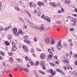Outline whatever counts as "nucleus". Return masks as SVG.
I'll list each match as a JSON object with an SVG mask.
<instances>
[{
	"label": "nucleus",
	"instance_id": "1",
	"mask_svg": "<svg viewBox=\"0 0 77 77\" xmlns=\"http://www.w3.org/2000/svg\"><path fill=\"white\" fill-rule=\"evenodd\" d=\"M44 16V15H42V16H41V18L44 19V20L45 21H47L48 22V23H50V18H49L47 17H45Z\"/></svg>",
	"mask_w": 77,
	"mask_h": 77
},
{
	"label": "nucleus",
	"instance_id": "2",
	"mask_svg": "<svg viewBox=\"0 0 77 77\" xmlns=\"http://www.w3.org/2000/svg\"><path fill=\"white\" fill-rule=\"evenodd\" d=\"M57 48L58 50H60L62 48V45L61 44V41H59L57 44Z\"/></svg>",
	"mask_w": 77,
	"mask_h": 77
},
{
	"label": "nucleus",
	"instance_id": "3",
	"mask_svg": "<svg viewBox=\"0 0 77 77\" xmlns=\"http://www.w3.org/2000/svg\"><path fill=\"white\" fill-rule=\"evenodd\" d=\"M49 71H50V73L51 74V76H54V75L56 73V71H53V69H51L49 70Z\"/></svg>",
	"mask_w": 77,
	"mask_h": 77
},
{
	"label": "nucleus",
	"instance_id": "4",
	"mask_svg": "<svg viewBox=\"0 0 77 77\" xmlns=\"http://www.w3.org/2000/svg\"><path fill=\"white\" fill-rule=\"evenodd\" d=\"M45 43L46 44H48L50 43V39L48 37H46L45 39Z\"/></svg>",
	"mask_w": 77,
	"mask_h": 77
},
{
	"label": "nucleus",
	"instance_id": "5",
	"mask_svg": "<svg viewBox=\"0 0 77 77\" xmlns=\"http://www.w3.org/2000/svg\"><path fill=\"white\" fill-rule=\"evenodd\" d=\"M40 65L42 66L43 69H45V62L43 61H41L40 62Z\"/></svg>",
	"mask_w": 77,
	"mask_h": 77
},
{
	"label": "nucleus",
	"instance_id": "6",
	"mask_svg": "<svg viewBox=\"0 0 77 77\" xmlns=\"http://www.w3.org/2000/svg\"><path fill=\"white\" fill-rule=\"evenodd\" d=\"M19 69L20 71H26V73H27L29 71L27 69V68H25L24 69V68L20 67Z\"/></svg>",
	"mask_w": 77,
	"mask_h": 77
},
{
	"label": "nucleus",
	"instance_id": "7",
	"mask_svg": "<svg viewBox=\"0 0 77 77\" xmlns=\"http://www.w3.org/2000/svg\"><path fill=\"white\" fill-rule=\"evenodd\" d=\"M53 54L51 53L50 55L48 56V57L47 60H51V59H52V57H53Z\"/></svg>",
	"mask_w": 77,
	"mask_h": 77
},
{
	"label": "nucleus",
	"instance_id": "8",
	"mask_svg": "<svg viewBox=\"0 0 77 77\" xmlns=\"http://www.w3.org/2000/svg\"><path fill=\"white\" fill-rule=\"evenodd\" d=\"M40 57L41 59H44L45 57V53H42L40 56Z\"/></svg>",
	"mask_w": 77,
	"mask_h": 77
},
{
	"label": "nucleus",
	"instance_id": "9",
	"mask_svg": "<svg viewBox=\"0 0 77 77\" xmlns=\"http://www.w3.org/2000/svg\"><path fill=\"white\" fill-rule=\"evenodd\" d=\"M55 42H56V41L54 40V39L53 38H51L50 43L51 45H54L55 43Z\"/></svg>",
	"mask_w": 77,
	"mask_h": 77
},
{
	"label": "nucleus",
	"instance_id": "10",
	"mask_svg": "<svg viewBox=\"0 0 77 77\" xmlns=\"http://www.w3.org/2000/svg\"><path fill=\"white\" fill-rule=\"evenodd\" d=\"M29 6L31 8H32L33 6H34V7L35 6V4H34V5L33 4V2H29Z\"/></svg>",
	"mask_w": 77,
	"mask_h": 77
},
{
	"label": "nucleus",
	"instance_id": "11",
	"mask_svg": "<svg viewBox=\"0 0 77 77\" xmlns=\"http://www.w3.org/2000/svg\"><path fill=\"white\" fill-rule=\"evenodd\" d=\"M24 42L25 43H26V44H30L31 43L30 41H29L27 40H24Z\"/></svg>",
	"mask_w": 77,
	"mask_h": 77
},
{
	"label": "nucleus",
	"instance_id": "12",
	"mask_svg": "<svg viewBox=\"0 0 77 77\" xmlns=\"http://www.w3.org/2000/svg\"><path fill=\"white\" fill-rule=\"evenodd\" d=\"M17 47L16 46L12 47V48L11 49V51H15L17 50Z\"/></svg>",
	"mask_w": 77,
	"mask_h": 77
},
{
	"label": "nucleus",
	"instance_id": "13",
	"mask_svg": "<svg viewBox=\"0 0 77 77\" xmlns=\"http://www.w3.org/2000/svg\"><path fill=\"white\" fill-rule=\"evenodd\" d=\"M5 44L7 46H9L10 45V43L9 42L7 41H6L5 42Z\"/></svg>",
	"mask_w": 77,
	"mask_h": 77
},
{
	"label": "nucleus",
	"instance_id": "14",
	"mask_svg": "<svg viewBox=\"0 0 77 77\" xmlns=\"http://www.w3.org/2000/svg\"><path fill=\"white\" fill-rule=\"evenodd\" d=\"M63 61L65 63H69V61L68 60H63Z\"/></svg>",
	"mask_w": 77,
	"mask_h": 77
},
{
	"label": "nucleus",
	"instance_id": "15",
	"mask_svg": "<svg viewBox=\"0 0 77 77\" xmlns=\"http://www.w3.org/2000/svg\"><path fill=\"white\" fill-rule=\"evenodd\" d=\"M9 61H10L11 63H12L14 62V59L12 57H10L9 59Z\"/></svg>",
	"mask_w": 77,
	"mask_h": 77
},
{
	"label": "nucleus",
	"instance_id": "16",
	"mask_svg": "<svg viewBox=\"0 0 77 77\" xmlns=\"http://www.w3.org/2000/svg\"><path fill=\"white\" fill-rule=\"evenodd\" d=\"M71 21H72L73 22H77V19L73 18V17H72L71 18Z\"/></svg>",
	"mask_w": 77,
	"mask_h": 77
},
{
	"label": "nucleus",
	"instance_id": "17",
	"mask_svg": "<svg viewBox=\"0 0 77 77\" xmlns=\"http://www.w3.org/2000/svg\"><path fill=\"white\" fill-rule=\"evenodd\" d=\"M7 37L9 39V40H11V38H12V35H10V34H8V35Z\"/></svg>",
	"mask_w": 77,
	"mask_h": 77
},
{
	"label": "nucleus",
	"instance_id": "18",
	"mask_svg": "<svg viewBox=\"0 0 77 77\" xmlns=\"http://www.w3.org/2000/svg\"><path fill=\"white\" fill-rule=\"evenodd\" d=\"M2 55V56H5V53L3 52L2 51H0V55Z\"/></svg>",
	"mask_w": 77,
	"mask_h": 77
},
{
	"label": "nucleus",
	"instance_id": "19",
	"mask_svg": "<svg viewBox=\"0 0 77 77\" xmlns=\"http://www.w3.org/2000/svg\"><path fill=\"white\" fill-rule=\"evenodd\" d=\"M23 33V32L22 30H19L18 32V33H17V35H18L19 34H21V33Z\"/></svg>",
	"mask_w": 77,
	"mask_h": 77
},
{
	"label": "nucleus",
	"instance_id": "20",
	"mask_svg": "<svg viewBox=\"0 0 77 77\" xmlns=\"http://www.w3.org/2000/svg\"><path fill=\"white\" fill-rule=\"evenodd\" d=\"M38 72L42 74H44L45 73V72L42 70H39L38 71Z\"/></svg>",
	"mask_w": 77,
	"mask_h": 77
},
{
	"label": "nucleus",
	"instance_id": "21",
	"mask_svg": "<svg viewBox=\"0 0 77 77\" xmlns=\"http://www.w3.org/2000/svg\"><path fill=\"white\" fill-rule=\"evenodd\" d=\"M15 8L16 10H17V11H20V8H18L17 6H16L15 7Z\"/></svg>",
	"mask_w": 77,
	"mask_h": 77
},
{
	"label": "nucleus",
	"instance_id": "22",
	"mask_svg": "<svg viewBox=\"0 0 77 77\" xmlns=\"http://www.w3.org/2000/svg\"><path fill=\"white\" fill-rule=\"evenodd\" d=\"M29 63H30V65L31 66H33L34 65V63L32 62V61L31 60H30V61L29 62Z\"/></svg>",
	"mask_w": 77,
	"mask_h": 77
},
{
	"label": "nucleus",
	"instance_id": "23",
	"mask_svg": "<svg viewBox=\"0 0 77 77\" xmlns=\"http://www.w3.org/2000/svg\"><path fill=\"white\" fill-rule=\"evenodd\" d=\"M25 59L26 60H29V62L30 61V60H31V59H29V57L27 56H26L25 57Z\"/></svg>",
	"mask_w": 77,
	"mask_h": 77
},
{
	"label": "nucleus",
	"instance_id": "24",
	"mask_svg": "<svg viewBox=\"0 0 77 77\" xmlns=\"http://www.w3.org/2000/svg\"><path fill=\"white\" fill-rule=\"evenodd\" d=\"M24 39H25L24 40H27L28 39L29 37L27 35H25L23 37Z\"/></svg>",
	"mask_w": 77,
	"mask_h": 77
},
{
	"label": "nucleus",
	"instance_id": "25",
	"mask_svg": "<svg viewBox=\"0 0 77 77\" xmlns=\"http://www.w3.org/2000/svg\"><path fill=\"white\" fill-rule=\"evenodd\" d=\"M39 64V61H36L35 62V66H37V65H38Z\"/></svg>",
	"mask_w": 77,
	"mask_h": 77
},
{
	"label": "nucleus",
	"instance_id": "26",
	"mask_svg": "<svg viewBox=\"0 0 77 77\" xmlns=\"http://www.w3.org/2000/svg\"><path fill=\"white\" fill-rule=\"evenodd\" d=\"M39 29L40 30H44V26H40L39 27Z\"/></svg>",
	"mask_w": 77,
	"mask_h": 77
},
{
	"label": "nucleus",
	"instance_id": "27",
	"mask_svg": "<svg viewBox=\"0 0 77 77\" xmlns=\"http://www.w3.org/2000/svg\"><path fill=\"white\" fill-rule=\"evenodd\" d=\"M22 48L23 49L25 50V49H26L27 48V46L25 45H23L22 46Z\"/></svg>",
	"mask_w": 77,
	"mask_h": 77
},
{
	"label": "nucleus",
	"instance_id": "28",
	"mask_svg": "<svg viewBox=\"0 0 77 77\" xmlns=\"http://www.w3.org/2000/svg\"><path fill=\"white\" fill-rule=\"evenodd\" d=\"M50 65L51 66H55V64L53 63H51Z\"/></svg>",
	"mask_w": 77,
	"mask_h": 77
},
{
	"label": "nucleus",
	"instance_id": "29",
	"mask_svg": "<svg viewBox=\"0 0 77 77\" xmlns=\"http://www.w3.org/2000/svg\"><path fill=\"white\" fill-rule=\"evenodd\" d=\"M48 51L49 53H50V54H51V53H51V50L50 49L48 48Z\"/></svg>",
	"mask_w": 77,
	"mask_h": 77
},
{
	"label": "nucleus",
	"instance_id": "30",
	"mask_svg": "<svg viewBox=\"0 0 77 77\" xmlns=\"http://www.w3.org/2000/svg\"><path fill=\"white\" fill-rule=\"evenodd\" d=\"M24 51L26 53H27V52H29V50H28V49L26 48V49H24Z\"/></svg>",
	"mask_w": 77,
	"mask_h": 77
},
{
	"label": "nucleus",
	"instance_id": "31",
	"mask_svg": "<svg viewBox=\"0 0 77 77\" xmlns=\"http://www.w3.org/2000/svg\"><path fill=\"white\" fill-rule=\"evenodd\" d=\"M12 44L13 45V47H16L15 46V43L14 42H12Z\"/></svg>",
	"mask_w": 77,
	"mask_h": 77
},
{
	"label": "nucleus",
	"instance_id": "32",
	"mask_svg": "<svg viewBox=\"0 0 77 77\" xmlns=\"http://www.w3.org/2000/svg\"><path fill=\"white\" fill-rule=\"evenodd\" d=\"M56 70L57 71H58V72H60V71L62 70H60V69H57V68L56 69Z\"/></svg>",
	"mask_w": 77,
	"mask_h": 77
},
{
	"label": "nucleus",
	"instance_id": "33",
	"mask_svg": "<svg viewBox=\"0 0 77 77\" xmlns=\"http://www.w3.org/2000/svg\"><path fill=\"white\" fill-rule=\"evenodd\" d=\"M38 4V5L40 7H41V2H37Z\"/></svg>",
	"mask_w": 77,
	"mask_h": 77
},
{
	"label": "nucleus",
	"instance_id": "34",
	"mask_svg": "<svg viewBox=\"0 0 77 77\" xmlns=\"http://www.w3.org/2000/svg\"><path fill=\"white\" fill-rule=\"evenodd\" d=\"M63 45H64V48H67V44H66L65 43H63Z\"/></svg>",
	"mask_w": 77,
	"mask_h": 77
},
{
	"label": "nucleus",
	"instance_id": "35",
	"mask_svg": "<svg viewBox=\"0 0 77 77\" xmlns=\"http://www.w3.org/2000/svg\"><path fill=\"white\" fill-rule=\"evenodd\" d=\"M41 6H45V5H44V3L43 2H41Z\"/></svg>",
	"mask_w": 77,
	"mask_h": 77
},
{
	"label": "nucleus",
	"instance_id": "36",
	"mask_svg": "<svg viewBox=\"0 0 77 77\" xmlns=\"http://www.w3.org/2000/svg\"><path fill=\"white\" fill-rule=\"evenodd\" d=\"M73 57H75V58H77V54H75L73 55Z\"/></svg>",
	"mask_w": 77,
	"mask_h": 77
},
{
	"label": "nucleus",
	"instance_id": "37",
	"mask_svg": "<svg viewBox=\"0 0 77 77\" xmlns=\"http://www.w3.org/2000/svg\"><path fill=\"white\" fill-rule=\"evenodd\" d=\"M13 31L14 32H15V33H17V29H13Z\"/></svg>",
	"mask_w": 77,
	"mask_h": 77
},
{
	"label": "nucleus",
	"instance_id": "38",
	"mask_svg": "<svg viewBox=\"0 0 77 77\" xmlns=\"http://www.w3.org/2000/svg\"><path fill=\"white\" fill-rule=\"evenodd\" d=\"M8 55L9 56H11L13 55V54H12V52H11V53L8 54Z\"/></svg>",
	"mask_w": 77,
	"mask_h": 77
},
{
	"label": "nucleus",
	"instance_id": "39",
	"mask_svg": "<svg viewBox=\"0 0 77 77\" xmlns=\"http://www.w3.org/2000/svg\"><path fill=\"white\" fill-rule=\"evenodd\" d=\"M34 51V49L32 48L31 49L30 52L31 53H33V52Z\"/></svg>",
	"mask_w": 77,
	"mask_h": 77
},
{
	"label": "nucleus",
	"instance_id": "40",
	"mask_svg": "<svg viewBox=\"0 0 77 77\" xmlns=\"http://www.w3.org/2000/svg\"><path fill=\"white\" fill-rule=\"evenodd\" d=\"M60 73L62 74L63 75H65V73H64L63 72V71H62V70L60 71Z\"/></svg>",
	"mask_w": 77,
	"mask_h": 77
},
{
	"label": "nucleus",
	"instance_id": "41",
	"mask_svg": "<svg viewBox=\"0 0 77 77\" xmlns=\"http://www.w3.org/2000/svg\"><path fill=\"white\" fill-rule=\"evenodd\" d=\"M54 59H56V60H58V59H57V56H55L54 57Z\"/></svg>",
	"mask_w": 77,
	"mask_h": 77
},
{
	"label": "nucleus",
	"instance_id": "42",
	"mask_svg": "<svg viewBox=\"0 0 77 77\" xmlns=\"http://www.w3.org/2000/svg\"><path fill=\"white\" fill-rule=\"evenodd\" d=\"M36 49L37 50H38V51H42V50H41V49L39 48H37Z\"/></svg>",
	"mask_w": 77,
	"mask_h": 77
},
{
	"label": "nucleus",
	"instance_id": "43",
	"mask_svg": "<svg viewBox=\"0 0 77 77\" xmlns=\"http://www.w3.org/2000/svg\"><path fill=\"white\" fill-rule=\"evenodd\" d=\"M17 60L19 62H21V58L17 59Z\"/></svg>",
	"mask_w": 77,
	"mask_h": 77
},
{
	"label": "nucleus",
	"instance_id": "44",
	"mask_svg": "<svg viewBox=\"0 0 77 77\" xmlns=\"http://www.w3.org/2000/svg\"><path fill=\"white\" fill-rule=\"evenodd\" d=\"M74 64L75 65L77 66V60H75L74 63Z\"/></svg>",
	"mask_w": 77,
	"mask_h": 77
},
{
	"label": "nucleus",
	"instance_id": "45",
	"mask_svg": "<svg viewBox=\"0 0 77 77\" xmlns=\"http://www.w3.org/2000/svg\"><path fill=\"white\" fill-rule=\"evenodd\" d=\"M37 38L36 37H34V41H35V42H36L37 41V40H36Z\"/></svg>",
	"mask_w": 77,
	"mask_h": 77
},
{
	"label": "nucleus",
	"instance_id": "46",
	"mask_svg": "<svg viewBox=\"0 0 77 77\" xmlns=\"http://www.w3.org/2000/svg\"><path fill=\"white\" fill-rule=\"evenodd\" d=\"M41 14V12L38 11V16H40Z\"/></svg>",
	"mask_w": 77,
	"mask_h": 77
},
{
	"label": "nucleus",
	"instance_id": "47",
	"mask_svg": "<svg viewBox=\"0 0 77 77\" xmlns=\"http://www.w3.org/2000/svg\"><path fill=\"white\" fill-rule=\"evenodd\" d=\"M18 70V68L16 67L13 70L14 71L15 70Z\"/></svg>",
	"mask_w": 77,
	"mask_h": 77
},
{
	"label": "nucleus",
	"instance_id": "48",
	"mask_svg": "<svg viewBox=\"0 0 77 77\" xmlns=\"http://www.w3.org/2000/svg\"><path fill=\"white\" fill-rule=\"evenodd\" d=\"M74 29L73 28H72L70 29V31H71V32H72L73 31H74Z\"/></svg>",
	"mask_w": 77,
	"mask_h": 77
},
{
	"label": "nucleus",
	"instance_id": "49",
	"mask_svg": "<svg viewBox=\"0 0 77 77\" xmlns=\"http://www.w3.org/2000/svg\"><path fill=\"white\" fill-rule=\"evenodd\" d=\"M27 67H28V68L30 67V66L29 65V63H28L27 64Z\"/></svg>",
	"mask_w": 77,
	"mask_h": 77
},
{
	"label": "nucleus",
	"instance_id": "50",
	"mask_svg": "<svg viewBox=\"0 0 77 77\" xmlns=\"http://www.w3.org/2000/svg\"><path fill=\"white\" fill-rule=\"evenodd\" d=\"M26 13L28 14L29 15V16L30 17H31V15H30V13H29V12L28 11H26Z\"/></svg>",
	"mask_w": 77,
	"mask_h": 77
},
{
	"label": "nucleus",
	"instance_id": "51",
	"mask_svg": "<svg viewBox=\"0 0 77 77\" xmlns=\"http://www.w3.org/2000/svg\"><path fill=\"white\" fill-rule=\"evenodd\" d=\"M61 11L63 13V12H64V10H63V8L62 7L61 8Z\"/></svg>",
	"mask_w": 77,
	"mask_h": 77
},
{
	"label": "nucleus",
	"instance_id": "52",
	"mask_svg": "<svg viewBox=\"0 0 77 77\" xmlns=\"http://www.w3.org/2000/svg\"><path fill=\"white\" fill-rule=\"evenodd\" d=\"M69 73L70 74H73V72H72V71H70Z\"/></svg>",
	"mask_w": 77,
	"mask_h": 77
},
{
	"label": "nucleus",
	"instance_id": "53",
	"mask_svg": "<svg viewBox=\"0 0 77 77\" xmlns=\"http://www.w3.org/2000/svg\"><path fill=\"white\" fill-rule=\"evenodd\" d=\"M59 61H57L56 62V64H57V65H59Z\"/></svg>",
	"mask_w": 77,
	"mask_h": 77
},
{
	"label": "nucleus",
	"instance_id": "54",
	"mask_svg": "<svg viewBox=\"0 0 77 77\" xmlns=\"http://www.w3.org/2000/svg\"><path fill=\"white\" fill-rule=\"evenodd\" d=\"M6 29H7V30H9V29H10L11 28V26H8V27H7V28H6Z\"/></svg>",
	"mask_w": 77,
	"mask_h": 77
},
{
	"label": "nucleus",
	"instance_id": "55",
	"mask_svg": "<svg viewBox=\"0 0 77 77\" xmlns=\"http://www.w3.org/2000/svg\"><path fill=\"white\" fill-rule=\"evenodd\" d=\"M69 54H70V55H72V51H69Z\"/></svg>",
	"mask_w": 77,
	"mask_h": 77
},
{
	"label": "nucleus",
	"instance_id": "56",
	"mask_svg": "<svg viewBox=\"0 0 77 77\" xmlns=\"http://www.w3.org/2000/svg\"><path fill=\"white\" fill-rule=\"evenodd\" d=\"M70 2H71L70 1V0L68 1L67 4L69 5V3H70Z\"/></svg>",
	"mask_w": 77,
	"mask_h": 77
},
{
	"label": "nucleus",
	"instance_id": "57",
	"mask_svg": "<svg viewBox=\"0 0 77 77\" xmlns=\"http://www.w3.org/2000/svg\"><path fill=\"white\" fill-rule=\"evenodd\" d=\"M70 18H71V17L69 16L67 17V19H70Z\"/></svg>",
	"mask_w": 77,
	"mask_h": 77
},
{
	"label": "nucleus",
	"instance_id": "58",
	"mask_svg": "<svg viewBox=\"0 0 77 77\" xmlns=\"http://www.w3.org/2000/svg\"><path fill=\"white\" fill-rule=\"evenodd\" d=\"M3 27L2 26H0V30H3Z\"/></svg>",
	"mask_w": 77,
	"mask_h": 77
},
{
	"label": "nucleus",
	"instance_id": "59",
	"mask_svg": "<svg viewBox=\"0 0 77 77\" xmlns=\"http://www.w3.org/2000/svg\"><path fill=\"white\" fill-rule=\"evenodd\" d=\"M57 24H60V21H57Z\"/></svg>",
	"mask_w": 77,
	"mask_h": 77
},
{
	"label": "nucleus",
	"instance_id": "60",
	"mask_svg": "<svg viewBox=\"0 0 77 77\" xmlns=\"http://www.w3.org/2000/svg\"><path fill=\"white\" fill-rule=\"evenodd\" d=\"M67 69H69V65H67Z\"/></svg>",
	"mask_w": 77,
	"mask_h": 77
},
{
	"label": "nucleus",
	"instance_id": "61",
	"mask_svg": "<svg viewBox=\"0 0 77 77\" xmlns=\"http://www.w3.org/2000/svg\"><path fill=\"white\" fill-rule=\"evenodd\" d=\"M75 23H76V22H73V26H75Z\"/></svg>",
	"mask_w": 77,
	"mask_h": 77
},
{
	"label": "nucleus",
	"instance_id": "62",
	"mask_svg": "<svg viewBox=\"0 0 77 77\" xmlns=\"http://www.w3.org/2000/svg\"><path fill=\"white\" fill-rule=\"evenodd\" d=\"M0 60H3V57L0 56Z\"/></svg>",
	"mask_w": 77,
	"mask_h": 77
},
{
	"label": "nucleus",
	"instance_id": "63",
	"mask_svg": "<svg viewBox=\"0 0 77 77\" xmlns=\"http://www.w3.org/2000/svg\"><path fill=\"white\" fill-rule=\"evenodd\" d=\"M74 11H75V12H76L77 13V8H75Z\"/></svg>",
	"mask_w": 77,
	"mask_h": 77
},
{
	"label": "nucleus",
	"instance_id": "64",
	"mask_svg": "<svg viewBox=\"0 0 77 77\" xmlns=\"http://www.w3.org/2000/svg\"><path fill=\"white\" fill-rule=\"evenodd\" d=\"M70 45L71 46H72L73 45V44H72V43H70Z\"/></svg>",
	"mask_w": 77,
	"mask_h": 77
}]
</instances>
